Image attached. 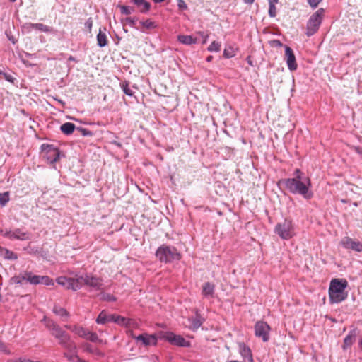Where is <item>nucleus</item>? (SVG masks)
Here are the masks:
<instances>
[{"label": "nucleus", "instance_id": "nucleus-1", "mask_svg": "<svg viewBox=\"0 0 362 362\" xmlns=\"http://www.w3.org/2000/svg\"><path fill=\"white\" fill-rule=\"evenodd\" d=\"M290 193L299 194L305 199H311L314 194L311 190V180L300 169L297 168L293 173V177L282 179L279 181Z\"/></svg>", "mask_w": 362, "mask_h": 362}, {"label": "nucleus", "instance_id": "nucleus-2", "mask_svg": "<svg viewBox=\"0 0 362 362\" xmlns=\"http://www.w3.org/2000/svg\"><path fill=\"white\" fill-rule=\"evenodd\" d=\"M46 327L52 332L59 341V345L68 352L75 353L77 349L76 344L71 339L70 336L52 320H47Z\"/></svg>", "mask_w": 362, "mask_h": 362}, {"label": "nucleus", "instance_id": "nucleus-3", "mask_svg": "<svg viewBox=\"0 0 362 362\" xmlns=\"http://www.w3.org/2000/svg\"><path fill=\"white\" fill-rule=\"evenodd\" d=\"M348 282L343 279H334L331 281L329 288V299L330 303H339L347 298L345 292Z\"/></svg>", "mask_w": 362, "mask_h": 362}, {"label": "nucleus", "instance_id": "nucleus-4", "mask_svg": "<svg viewBox=\"0 0 362 362\" xmlns=\"http://www.w3.org/2000/svg\"><path fill=\"white\" fill-rule=\"evenodd\" d=\"M156 257L164 263H170L175 260H180L181 255L173 246L162 245L156 252Z\"/></svg>", "mask_w": 362, "mask_h": 362}, {"label": "nucleus", "instance_id": "nucleus-5", "mask_svg": "<svg viewBox=\"0 0 362 362\" xmlns=\"http://www.w3.org/2000/svg\"><path fill=\"white\" fill-rule=\"evenodd\" d=\"M325 10L319 8L309 18L306 26V35L310 37L317 32L324 17Z\"/></svg>", "mask_w": 362, "mask_h": 362}, {"label": "nucleus", "instance_id": "nucleus-6", "mask_svg": "<svg viewBox=\"0 0 362 362\" xmlns=\"http://www.w3.org/2000/svg\"><path fill=\"white\" fill-rule=\"evenodd\" d=\"M274 232L283 240L291 239L295 235L292 221L286 218L282 222L278 223L275 226Z\"/></svg>", "mask_w": 362, "mask_h": 362}, {"label": "nucleus", "instance_id": "nucleus-7", "mask_svg": "<svg viewBox=\"0 0 362 362\" xmlns=\"http://www.w3.org/2000/svg\"><path fill=\"white\" fill-rule=\"evenodd\" d=\"M160 337L167 340L170 344L176 345L180 347H189L190 346V342L185 340L180 335L175 334L171 332H160Z\"/></svg>", "mask_w": 362, "mask_h": 362}, {"label": "nucleus", "instance_id": "nucleus-8", "mask_svg": "<svg viewBox=\"0 0 362 362\" xmlns=\"http://www.w3.org/2000/svg\"><path fill=\"white\" fill-rule=\"evenodd\" d=\"M56 281L58 284L64 286L66 289L76 291L81 288L79 276L77 278L66 277L64 276H59Z\"/></svg>", "mask_w": 362, "mask_h": 362}, {"label": "nucleus", "instance_id": "nucleus-9", "mask_svg": "<svg viewBox=\"0 0 362 362\" xmlns=\"http://www.w3.org/2000/svg\"><path fill=\"white\" fill-rule=\"evenodd\" d=\"M79 281H81V287L86 285L93 290L100 291L102 289L103 281L96 276L86 274L85 276H80Z\"/></svg>", "mask_w": 362, "mask_h": 362}, {"label": "nucleus", "instance_id": "nucleus-10", "mask_svg": "<svg viewBox=\"0 0 362 362\" xmlns=\"http://www.w3.org/2000/svg\"><path fill=\"white\" fill-rule=\"evenodd\" d=\"M42 151L44 152V156L50 163H54L59 160V151L55 148L53 145L50 144H42L41 146Z\"/></svg>", "mask_w": 362, "mask_h": 362}, {"label": "nucleus", "instance_id": "nucleus-11", "mask_svg": "<svg viewBox=\"0 0 362 362\" xmlns=\"http://www.w3.org/2000/svg\"><path fill=\"white\" fill-rule=\"evenodd\" d=\"M269 325L264 321H259L255 325V334L256 337L262 338V341L264 342L269 339Z\"/></svg>", "mask_w": 362, "mask_h": 362}, {"label": "nucleus", "instance_id": "nucleus-12", "mask_svg": "<svg viewBox=\"0 0 362 362\" xmlns=\"http://www.w3.org/2000/svg\"><path fill=\"white\" fill-rule=\"evenodd\" d=\"M4 236L11 240H28L31 238V235L29 232L24 231L21 228L6 231Z\"/></svg>", "mask_w": 362, "mask_h": 362}, {"label": "nucleus", "instance_id": "nucleus-13", "mask_svg": "<svg viewBox=\"0 0 362 362\" xmlns=\"http://www.w3.org/2000/svg\"><path fill=\"white\" fill-rule=\"evenodd\" d=\"M340 245L345 249L352 250L355 252H362V243L346 236L340 241Z\"/></svg>", "mask_w": 362, "mask_h": 362}, {"label": "nucleus", "instance_id": "nucleus-14", "mask_svg": "<svg viewBox=\"0 0 362 362\" xmlns=\"http://www.w3.org/2000/svg\"><path fill=\"white\" fill-rule=\"evenodd\" d=\"M285 59L290 71H293L296 70L298 66L296 57L293 49L287 45H285Z\"/></svg>", "mask_w": 362, "mask_h": 362}, {"label": "nucleus", "instance_id": "nucleus-15", "mask_svg": "<svg viewBox=\"0 0 362 362\" xmlns=\"http://www.w3.org/2000/svg\"><path fill=\"white\" fill-rule=\"evenodd\" d=\"M136 341H141L142 344L147 346L150 345H156L157 337L155 334H142L135 337Z\"/></svg>", "mask_w": 362, "mask_h": 362}, {"label": "nucleus", "instance_id": "nucleus-16", "mask_svg": "<svg viewBox=\"0 0 362 362\" xmlns=\"http://www.w3.org/2000/svg\"><path fill=\"white\" fill-rule=\"evenodd\" d=\"M238 348L240 354L245 360H247L248 362H253L251 349L245 343H239Z\"/></svg>", "mask_w": 362, "mask_h": 362}, {"label": "nucleus", "instance_id": "nucleus-17", "mask_svg": "<svg viewBox=\"0 0 362 362\" xmlns=\"http://www.w3.org/2000/svg\"><path fill=\"white\" fill-rule=\"evenodd\" d=\"M356 337V329H354L349 332L346 337L344 339V344L342 348L346 350L351 346L354 343Z\"/></svg>", "mask_w": 362, "mask_h": 362}, {"label": "nucleus", "instance_id": "nucleus-18", "mask_svg": "<svg viewBox=\"0 0 362 362\" xmlns=\"http://www.w3.org/2000/svg\"><path fill=\"white\" fill-rule=\"evenodd\" d=\"M114 322L119 325L125 326L126 327H132L135 324L133 320L117 315H115Z\"/></svg>", "mask_w": 362, "mask_h": 362}, {"label": "nucleus", "instance_id": "nucleus-19", "mask_svg": "<svg viewBox=\"0 0 362 362\" xmlns=\"http://www.w3.org/2000/svg\"><path fill=\"white\" fill-rule=\"evenodd\" d=\"M115 317V315H107L106 313L103 310L96 318V322L98 324L104 325L109 322H114Z\"/></svg>", "mask_w": 362, "mask_h": 362}, {"label": "nucleus", "instance_id": "nucleus-20", "mask_svg": "<svg viewBox=\"0 0 362 362\" xmlns=\"http://www.w3.org/2000/svg\"><path fill=\"white\" fill-rule=\"evenodd\" d=\"M190 322L189 328L193 331L197 330L201 325H202L204 319L201 316L200 314L196 313V316L194 317L189 319Z\"/></svg>", "mask_w": 362, "mask_h": 362}, {"label": "nucleus", "instance_id": "nucleus-21", "mask_svg": "<svg viewBox=\"0 0 362 362\" xmlns=\"http://www.w3.org/2000/svg\"><path fill=\"white\" fill-rule=\"evenodd\" d=\"M177 40L185 45H191L197 42V39L193 37L192 35H179L177 36Z\"/></svg>", "mask_w": 362, "mask_h": 362}, {"label": "nucleus", "instance_id": "nucleus-22", "mask_svg": "<svg viewBox=\"0 0 362 362\" xmlns=\"http://www.w3.org/2000/svg\"><path fill=\"white\" fill-rule=\"evenodd\" d=\"M106 28H103V31L100 29L97 35V44L100 47H104L107 45V39L105 33Z\"/></svg>", "mask_w": 362, "mask_h": 362}, {"label": "nucleus", "instance_id": "nucleus-23", "mask_svg": "<svg viewBox=\"0 0 362 362\" xmlns=\"http://www.w3.org/2000/svg\"><path fill=\"white\" fill-rule=\"evenodd\" d=\"M53 313L62 317L64 321H66L67 318L69 317V313L65 308L59 305L54 306Z\"/></svg>", "mask_w": 362, "mask_h": 362}, {"label": "nucleus", "instance_id": "nucleus-24", "mask_svg": "<svg viewBox=\"0 0 362 362\" xmlns=\"http://www.w3.org/2000/svg\"><path fill=\"white\" fill-rule=\"evenodd\" d=\"M40 277L39 275H34L32 272H25V277L26 278V281L30 283V284L37 285L40 284Z\"/></svg>", "mask_w": 362, "mask_h": 362}, {"label": "nucleus", "instance_id": "nucleus-25", "mask_svg": "<svg viewBox=\"0 0 362 362\" xmlns=\"http://www.w3.org/2000/svg\"><path fill=\"white\" fill-rule=\"evenodd\" d=\"M214 288H215V286L213 284H211L209 282H206L205 284H204L203 286H202V294L205 296V297H209V296H213V294L214 293Z\"/></svg>", "mask_w": 362, "mask_h": 362}, {"label": "nucleus", "instance_id": "nucleus-26", "mask_svg": "<svg viewBox=\"0 0 362 362\" xmlns=\"http://www.w3.org/2000/svg\"><path fill=\"white\" fill-rule=\"evenodd\" d=\"M77 127L71 122H65L60 127V130L63 134L65 135H70L71 134L75 129H76Z\"/></svg>", "mask_w": 362, "mask_h": 362}, {"label": "nucleus", "instance_id": "nucleus-27", "mask_svg": "<svg viewBox=\"0 0 362 362\" xmlns=\"http://www.w3.org/2000/svg\"><path fill=\"white\" fill-rule=\"evenodd\" d=\"M72 332L76 334L79 336L81 338L86 339L88 338V335L89 334V331L83 327L74 325L72 329Z\"/></svg>", "mask_w": 362, "mask_h": 362}, {"label": "nucleus", "instance_id": "nucleus-28", "mask_svg": "<svg viewBox=\"0 0 362 362\" xmlns=\"http://www.w3.org/2000/svg\"><path fill=\"white\" fill-rule=\"evenodd\" d=\"M223 55L225 58H231L235 55V49L230 45L227 46L223 50Z\"/></svg>", "mask_w": 362, "mask_h": 362}, {"label": "nucleus", "instance_id": "nucleus-29", "mask_svg": "<svg viewBox=\"0 0 362 362\" xmlns=\"http://www.w3.org/2000/svg\"><path fill=\"white\" fill-rule=\"evenodd\" d=\"M10 194L8 192L0 193V206H5L10 200Z\"/></svg>", "mask_w": 362, "mask_h": 362}, {"label": "nucleus", "instance_id": "nucleus-30", "mask_svg": "<svg viewBox=\"0 0 362 362\" xmlns=\"http://www.w3.org/2000/svg\"><path fill=\"white\" fill-rule=\"evenodd\" d=\"M120 86L122 90L126 95L129 96H132L134 95V91L129 88V83L127 81H124L121 83Z\"/></svg>", "mask_w": 362, "mask_h": 362}, {"label": "nucleus", "instance_id": "nucleus-31", "mask_svg": "<svg viewBox=\"0 0 362 362\" xmlns=\"http://www.w3.org/2000/svg\"><path fill=\"white\" fill-rule=\"evenodd\" d=\"M140 23L142 25V26L144 28H146L147 30L153 29L157 27L156 23L154 21H151L149 19H147L145 21H141V22H140Z\"/></svg>", "mask_w": 362, "mask_h": 362}, {"label": "nucleus", "instance_id": "nucleus-32", "mask_svg": "<svg viewBox=\"0 0 362 362\" xmlns=\"http://www.w3.org/2000/svg\"><path fill=\"white\" fill-rule=\"evenodd\" d=\"M118 7L120 8L121 13L123 15H130L134 11V8L129 6L118 5Z\"/></svg>", "mask_w": 362, "mask_h": 362}, {"label": "nucleus", "instance_id": "nucleus-33", "mask_svg": "<svg viewBox=\"0 0 362 362\" xmlns=\"http://www.w3.org/2000/svg\"><path fill=\"white\" fill-rule=\"evenodd\" d=\"M136 21H137L136 18H131V17H127L124 19L122 20V23L124 25H129L131 27H135Z\"/></svg>", "mask_w": 362, "mask_h": 362}, {"label": "nucleus", "instance_id": "nucleus-34", "mask_svg": "<svg viewBox=\"0 0 362 362\" xmlns=\"http://www.w3.org/2000/svg\"><path fill=\"white\" fill-rule=\"evenodd\" d=\"M40 284L47 285V286H53L54 281L52 279L49 277L48 276H41L40 277Z\"/></svg>", "mask_w": 362, "mask_h": 362}, {"label": "nucleus", "instance_id": "nucleus-35", "mask_svg": "<svg viewBox=\"0 0 362 362\" xmlns=\"http://www.w3.org/2000/svg\"><path fill=\"white\" fill-rule=\"evenodd\" d=\"M221 48V44L216 41H213L208 47L209 52H218Z\"/></svg>", "mask_w": 362, "mask_h": 362}, {"label": "nucleus", "instance_id": "nucleus-36", "mask_svg": "<svg viewBox=\"0 0 362 362\" xmlns=\"http://www.w3.org/2000/svg\"><path fill=\"white\" fill-rule=\"evenodd\" d=\"M35 29L45 33H48L51 30L49 26L40 23H35Z\"/></svg>", "mask_w": 362, "mask_h": 362}, {"label": "nucleus", "instance_id": "nucleus-37", "mask_svg": "<svg viewBox=\"0 0 362 362\" xmlns=\"http://www.w3.org/2000/svg\"><path fill=\"white\" fill-rule=\"evenodd\" d=\"M139 8V11L143 13H147L151 8V4L148 1H144L141 4V6H138Z\"/></svg>", "mask_w": 362, "mask_h": 362}, {"label": "nucleus", "instance_id": "nucleus-38", "mask_svg": "<svg viewBox=\"0 0 362 362\" xmlns=\"http://www.w3.org/2000/svg\"><path fill=\"white\" fill-rule=\"evenodd\" d=\"M276 4H269V16L271 18H274L276 16Z\"/></svg>", "mask_w": 362, "mask_h": 362}, {"label": "nucleus", "instance_id": "nucleus-39", "mask_svg": "<svg viewBox=\"0 0 362 362\" xmlns=\"http://www.w3.org/2000/svg\"><path fill=\"white\" fill-rule=\"evenodd\" d=\"M24 277H25V273L21 275L13 277L12 281L14 284H22L23 281H26V278H24Z\"/></svg>", "mask_w": 362, "mask_h": 362}, {"label": "nucleus", "instance_id": "nucleus-40", "mask_svg": "<svg viewBox=\"0 0 362 362\" xmlns=\"http://www.w3.org/2000/svg\"><path fill=\"white\" fill-rule=\"evenodd\" d=\"M76 130L78 131L81 135L84 136H92L93 135L91 131L83 127H77Z\"/></svg>", "mask_w": 362, "mask_h": 362}, {"label": "nucleus", "instance_id": "nucleus-41", "mask_svg": "<svg viewBox=\"0 0 362 362\" xmlns=\"http://www.w3.org/2000/svg\"><path fill=\"white\" fill-rule=\"evenodd\" d=\"M101 299L103 300H105V301H115L116 300V298L114 296H112L110 293H101Z\"/></svg>", "mask_w": 362, "mask_h": 362}, {"label": "nucleus", "instance_id": "nucleus-42", "mask_svg": "<svg viewBox=\"0 0 362 362\" xmlns=\"http://www.w3.org/2000/svg\"><path fill=\"white\" fill-rule=\"evenodd\" d=\"M86 339L90 340L92 342H96V341H101L98 339V334L95 332H89V334L88 335V338Z\"/></svg>", "mask_w": 362, "mask_h": 362}, {"label": "nucleus", "instance_id": "nucleus-43", "mask_svg": "<svg viewBox=\"0 0 362 362\" xmlns=\"http://www.w3.org/2000/svg\"><path fill=\"white\" fill-rule=\"evenodd\" d=\"M76 352H77V350L76 351L75 353H73V352H69L70 354H68L66 352H65L64 354V356L69 360V361H74V358H80L78 355L76 354Z\"/></svg>", "mask_w": 362, "mask_h": 362}, {"label": "nucleus", "instance_id": "nucleus-44", "mask_svg": "<svg viewBox=\"0 0 362 362\" xmlns=\"http://www.w3.org/2000/svg\"><path fill=\"white\" fill-rule=\"evenodd\" d=\"M0 351L6 354H11V351L8 349L6 344L0 340Z\"/></svg>", "mask_w": 362, "mask_h": 362}, {"label": "nucleus", "instance_id": "nucleus-45", "mask_svg": "<svg viewBox=\"0 0 362 362\" xmlns=\"http://www.w3.org/2000/svg\"><path fill=\"white\" fill-rule=\"evenodd\" d=\"M178 8L183 11L187 8V6L184 0H177Z\"/></svg>", "mask_w": 362, "mask_h": 362}, {"label": "nucleus", "instance_id": "nucleus-46", "mask_svg": "<svg viewBox=\"0 0 362 362\" xmlns=\"http://www.w3.org/2000/svg\"><path fill=\"white\" fill-rule=\"evenodd\" d=\"M93 26V20L91 18H89L87 19V21L85 22V28L88 30L90 33L91 31Z\"/></svg>", "mask_w": 362, "mask_h": 362}, {"label": "nucleus", "instance_id": "nucleus-47", "mask_svg": "<svg viewBox=\"0 0 362 362\" xmlns=\"http://www.w3.org/2000/svg\"><path fill=\"white\" fill-rule=\"evenodd\" d=\"M308 4L313 8H316L322 0H307Z\"/></svg>", "mask_w": 362, "mask_h": 362}, {"label": "nucleus", "instance_id": "nucleus-48", "mask_svg": "<svg viewBox=\"0 0 362 362\" xmlns=\"http://www.w3.org/2000/svg\"><path fill=\"white\" fill-rule=\"evenodd\" d=\"M6 253L7 255L6 257L8 259H16L17 257L16 255H14L13 252L8 250H6Z\"/></svg>", "mask_w": 362, "mask_h": 362}, {"label": "nucleus", "instance_id": "nucleus-49", "mask_svg": "<svg viewBox=\"0 0 362 362\" xmlns=\"http://www.w3.org/2000/svg\"><path fill=\"white\" fill-rule=\"evenodd\" d=\"M4 77L7 81L9 82H13L14 80L13 77L11 74L6 73L4 74Z\"/></svg>", "mask_w": 362, "mask_h": 362}, {"label": "nucleus", "instance_id": "nucleus-50", "mask_svg": "<svg viewBox=\"0 0 362 362\" xmlns=\"http://www.w3.org/2000/svg\"><path fill=\"white\" fill-rule=\"evenodd\" d=\"M131 1L137 6H141V4L146 1V0H132Z\"/></svg>", "mask_w": 362, "mask_h": 362}, {"label": "nucleus", "instance_id": "nucleus-51", "mask_svg": "<svg viewBox=\"0 0 362 362\" xmlns=\"http://www.w3.org/2000/svg\"><path fill=\"white\" fill-rule=\"evenodd\" d=\"M25 27L28 29H35V23H29L25 25Z\"/></svg>", "mask_w": 362, "mask_h": 362}, {"label": "nucleus", "instance_id": "nucleus-52", "mask_svg": "<svg viewBox=\"0 0 362 362\" xmlns=\"http://www.w3.org/2000/svg\"><path fill=\"white\" fill-rule=\"evenodd\" d=\"M272 44L278 47H281L283 45L282 43L278 40H273Z\"/></svg>", "mask_w": 362, "mask_h": 362}, {"label": "nucleus", "instance_id": "nucleus-53", "mask_svg": "<svg viewBox=\"0 0 362 362\" xmlns=\"http://www.w3.org/2000/svg\"><path fill=\"white\" fill-rule=\"evenodd\" d=\"M16 362H33L30 359L19 358Z\"/></svg>", "mask_w": 362, "mask_h": 362}, {"label": "nucleus", "instance_id": "nucleus-54", "mask_svg": "<svg viewBox=\"0 0 362 362\" xmlns=\"http://www.w3.org/2000/svg\"><path fill=\"white\" fill-rule=\"evenodd\" d=\"M255 0H243V1L246 4H249V5H251L254 2H255Z\"/></svg>", "mask_w": 362, "mask_h": 362}, {"label": "nucleus", "instance_id": "nucleus-55", "mask_svg": "<svg viewBox=\"0 0 362 362\" xmlns=\"http://www.w3.org/2000/svg\"><path fill=\"white\" fill-rule=\"evenodd\" d=\"M90 345L87 344L85 345V349L87 351L92 352V349H90Z\"/></svg>", "mask_w": 362, "mask_h": 362}, {"label": "nucleus", "instance_id": "nucleus-56", "mask_svg": "<svg viewBox=\"0 0 362 362\" xmlns=\"http://www.w3.org/2000/svg\"><path fill=\"white\" fill-rule=\"evenodd\" d=\"M269 4H277L279 0H268Z\"/></svg>", "mask_w": 362, "mask_h": 362}, {"label": "nucleus", "instance_id": "nucleus-57", "mask_svg": "<svg viewBox=\"0 0 362 362\" xmlns=\"http://www.w3.org/2000/svg\"><path fill=\"white\" fill-rule=\"evenodd\" d=\"M73 327L74 326H71V325H65V327L69 330H71L72 332V329H73Z\"/></svg>", "mask_w": 362, "mask_h": 362}, {"label": "nucleus", "instance_id": "nucleus-58", "mask_svg": "<svg viewBox=\"0 0 362 362\" xmlns=\"http://www.w3.org/2000/svg\"><path fill=\"white\" fill-rule=\"evenodd\" d=\"M213 57L212 56H209L207 58H206V61L207 62H211V59H212Z\"/></svg>", "mask_w": 362, "mask_h": 362}, {"label": "nucleus", "instance_id": "nucleus-59", "mask_svg": "<svg viewBox=\"0 0 362 362\" xmlns=\"http://www.w3.org/2000/svg\"><path fill=\"white\" fill-rule=\"evenodd\" d=\"M155 3L158 4V3H160V2H163L165 0H153Z\"/></svg>", "mask_w": 362, "mask_h": 362}, {"label": "nucleus", "instance_id": "nucleus-60", "mask_svg": "<svg viewBox=\"0 0 362 362\" xmlns=\"http://www.w3.org/2000/svg\"><path fill=\"white\" fill-rule=\"evenodd\" d=\"M69 60H70V61H74V57L70 56V57H69Z\"/></svg>", "mask_w": 362, "mask_h": 362}, {"label": "nucleus", "instance_id": "nucleus-61", "mask_svg": "<svg viewBox=\"0 0 362 362\" xmlns=\"http://www.w3.org/2000/svg\"><path fill=\"white\" fill-rule=\"evenodd\" d=\"M4 74H5L4 71H2L1 70H0V75H3L4 76Z\"/></svg>", "mask_w": 362, "mask_h": 362}, {"label": "nucleus", "instance_id": "nucleus-62", "mask_svg": "<svg viewBox=\"0 0 362 362\" xmlns=\"http://www.w3.org/2000/svg\"><path fill=\"white\" fill-rule=\"evenodd\" d=\"M131 334V336H132V337H134V338L135 339V337H135V336H134V334H133V332H131V334Z\"/></svg>", "mask_w": 362, "mask_h": 362}, {"label": "nucleus", "instance_id": "nucleus-63", "mask_svg": "<svg viewBox=\"0 0 362 362\" xmlns=\"http://www.w3.org/2000/svg\"><path fill=\"white\" fill-rule=\"evenodd\" d=\"M11 2H15L16 0H9Z\"/></svg>", "mask_w": 362, "mask_h": 362}]
</instances>
